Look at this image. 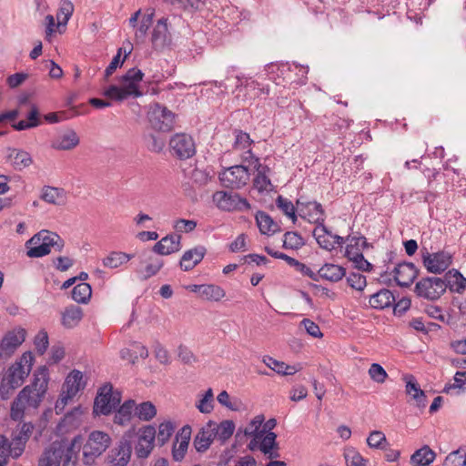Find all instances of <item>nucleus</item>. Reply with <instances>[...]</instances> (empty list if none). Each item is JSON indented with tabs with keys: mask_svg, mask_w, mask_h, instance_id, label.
<instances>
[{
	"mask_svg": "<svg viewBox=\"0 0 466 466\" xmlns=\"http://www.w3.org/2000/svg\"><path fill=\"white\" fill-rule=\"evenodd\" d=\"M82 438L77 435L73 438L71 443L66 445L63 441H54L46 448L38 460V466H76V446H79Z\"/></svg>",
	"mask_w": 466,
	"mask_h": 466,
	"instance_id": "nucleus-2",
	"label": "nucleus"
},
{
	"mask_svg": "<svg viewBox=\"0 0 466 466\" xmlns=\"http://www.w3.org/2000/svg\"><path fill=\"white\" fill-rule=\"evenodd\" d=\"M442 466H466V452L461 449L451 451L444 460Z\"/></svg>",
	"mask_w": 466,
	"mask_h": 466,
	"instance_id": "nucleus-52",
	"label": "nucleus"
},
{
	"mask_svg": "<svg viewBox=\"0 0 466 466\" xmlns=\"http://www.w3.org/2000/svg\"><path fill=\"white\" fill-rule=\"evenodd\" d=\"M131 458V445L127 441H120L106 457L109 466H127Z\"/></svg>",
	"mask_w": 466,
	"mask_h": 466,
	"instance_id": "nucleus-23",
	"label": "nucleus"
},
{
	"mask_svg": "<svg viewBox=\"0 0 466 466\" xmlns=\"http://www.w3.org/2000/svg\"><path fill=\"white\" fill-rule=\"evenodd\" d=\"M154 13L145 15L141 21L139 26L137 28L135 32V35L137 39L143 40L146 37L148 28L152 25Z\"/></svg>",
	"mask_w": 466,
	"mask_h": 466,
	"instance_id": "nucleus-60",
	"label": "nucleus"
},
{
	"mask_svg": "<svg viewBox=\"0 0 466 466\" xmlns=\"http://www.w3.org/2000/svg\"><path fill=\"white\" fill-rule=\"evenodd\" d=\"M92 295V289L88 283H80L74 287L72 290V299L81 304H86Z\"/></svg>",
	"mask_w": 466,
	"mask_h": 466,
	"instance_id": "nucleus-46",
	"label": "nucleus"
},
{
	"mask_svg": "<svg viewBox=\"0 0 466 466\" xmlns=\"http://www.w3.org/2000/svg\"><path fill=\"white\" fill-rule=\"evenodd\" d=\"M446 279L447 287L450 286L451 289L461 292L466 289V279L458 270L449 271Z\"/></svg>",
	"mask_w": 466,
	"mask_h": 466,
	"instance_id": "nucleus-48",
	"label": "nucleus"
},
{
	"mask_svg": "<svg viewBox=\"0 0 466 466\" xmlns=\"http://www.w3.org/2000/svg\"><path fill=\"white\" fill-rule=\"evenodd\" d=\"M297 210L299 215L309 221V223L319 224L325 221V211L320 203L317 201H303L301 198L298 199Z\"/></svg>",
	"mask_w": 466,
	"mask_h": 466,
	"instance_id": "nucleus-17",
	"label": "nucleus"
},
{
	"mask_svg": "<svg viewBox=\"0 0 466 466\" xmlns=\"http://www.w3.org/2000/svg\"><path fill=\"white\" fill-rule=\"evenodd\" d=\"M34 430L31 422H24L13 431L12 436L26 444Z\"/></svg>",
	"mask_w": 466,
	"mask_h": 466,
	"instance_id": "nucleus-57",
	"label": "nucleus"
},
{
	"mask_svg": "<svg viewBox=\"0 0 466 466\" xmlns=\"http://www.w3.org/2000/svg\"><path fill=\"white\" fill-rule=\"evenodd\" d=\"M277 435L272 431L261 433L257 441H251L249 443V449L253 450L255 445L258 444L259 451L267 456V458L272 460L279 457L278 451L279 446L276 441Z\"/></svg>",
	"mask_w": 466,
	"mask_h": 466,
	"instance_id": "nucleus-20",
	"label": "nucleus"
},
{
	"mask_svg": "<svg viewBox=\"0 0 466 466\" xmlns=\"http://www.w3.org/2000/svg\"><path fill=\"white\" fill-rule=\"evenodd\" d=\"M347 281L351 288L357 290H363L367 285L366 277L360 273H350L347 278Z\"/></svg>",
	"mask_w": 466,
	"mask_h": 466,
	"instance_id": "nucleus-61",
	"label": "nucleus"
},
{
	"mask_svg": "<svg viewBox=\"0 0 466 466\" xmlns=\"http://www.w3.org/2000/svg\"><path fill=\"white\" fill-rule=\"evenodd\" d=\"M147 148L151 152L159 153L163 150L166 145L164 138L157 137L154 134H149L144 137Z\"/></svg>",
	"mask_w": 466,
	"mask_h": 466,
	"instance_id": "nucleus-53",
	"label": "nucleus"
},
{
	"mask_svg": "<svg viewBox=\"0 0 466 466\" xmlns=\"http://www.w3.org/2000/svg\"><path fill=\"white\" fill-rule=\"evenodd\" d=\"M7 447L9 449V452H11V457L16 459L23 454L25 443L12 436V440L10 441L7 440Z\"/></svg>",
	"mask_w": 466,
	"mask_h": 466,
	"instance_id": "nucleus-62",
	"label": "nucleus"
},
{
	"mask_svg": "<svg viewBox=\"0 0 466 466\" xmlns=\"http://www.w3.org/2000/svg\"><path fill=\"white\" fill-rule=\"evenodd\" d=\"M151 41L156 49H162L170 44L171 38L168 33L167 20L160 19L157 21L152 33Z\"/></svg>",
	"mask_w": 466,
	"mask_h": 466,
	"instance_id": "nucleus-30",
	"label": "nucleus"
},
{
	"mask_svg": "<svg viewBox=\"0 0 466 466\" xmlns=\"http://www.w3.org/2000/svg\"><path fill=\"white\" fill-rule=\"evenodd\" d=\"M80 137L74 129H66L57 134L52 140L50 147L57 151H71L78 147Z\"/></svg>",
	"mask_w": 466,
	"mask_h": 466,
	"instance_id": "nucleus-22",
	"label": "nucleus"
},
{
	"mask_svg": "<svg viewBox=\"0 0 466 466\" xmlns=\"http://www.w3.org/2000/svg\"><path fill=\"white\" fill-rule=\"evenodd\" d=\"M404 380L406 381V393L412 397L419 407L424 408L426 405V395L420 388L414 377L411 375L406 376Z\"/></svg>",
	"mask_w": 466,
	"mask_h": 466,
	"instance_id": "nucleus-38",
	"label": "nucleus"
},
{
	"mask_svg": "<svg viewBox=\"0 0 466 466\" xmlns=\"http://www.w3.org/2000/svg\"><path fill=\"white\" fill-rule=\"evenodd\" d=\"M180 239L179 235H167L154 245L153 251L161 256L177 252L181 248Z\"/></svg>",
	"mask_w": 466,
	"mask_h": 466,
	"instance_id": "nucleus-27",
	"label": "nucleus"
},
{
	"mask_svg": "<svg viewBox=\"0 0 466 466\" xmlns=\"http://www.w3.org/2000/svg\"><path fill=\"white\" fill-rule=\"evenodd\" d=\"M74 13V5L69 0H63L60 4L59 9L56 14L57 25L56 28L61 26L65 27L70 17Z\"/></svg>",
	"mask_w": 466,
	"mask_h": 466,
	"instance_id": "nucleus-45",
	"label": "nucleus"
},
{
	"mask_svg": "<svg viewBox=\"0 0 466 466\" xmlns=\"http://www.w3.org/2000/svg\"><path fill=\"white\" fill-rule=\"evenodd\" d=\"M368 445L372 449H385L387 439L385 434L380 431H373L367 438Z\"/></svg>",
	"mask_w": 466,
	"mask_h": 466,
	"instance_id": "nucleus-54",
	"label": "nucleus"
},
{
	"mask_svg": "<svg viewBox=\"0 0 466 466\" xmlns=\"http://www.w3.org/2000/svg\"><path fill=\"white\" fill-rule=\"evenodd\" d=\"M370 378L377 383L382 384L388 378V373L379 363H372L368 370Z\"/></svg>",
	"mask_w": 466,
	"mask_h": 466,
	"instance_id": "nucleus-58",
	"label": "nucleus"
},
{
	"mask_svg": "<svg viewBox=\"0 0 466 466\" xmlns=\"http://www.w3.org/2000/svg\"><path fill=\"white\" fill-rule=\"evenodd\" d=\"M214 393L211 388L208 389L203 397L197 403L201 413H210L213 410Z\"/></svg>",
	"mask_w": 466,
	"mask_h": 466,
	"instance_id": "nucleus-56",
	"label": "nucleus"
},
{
	"mask_svg": "<svg viewBox=\"0 0 466 466\" xmlns=\"http://www.w3.org/2000/svg\"><path fill=\"white\" fill-rule=\"evenodd\" d=\"M248 157H245V160H248L249 166L253 167L257 174L253 180L254 187L260 193L270 192L274 187L268 177L270 168L267 165L260 163L259 159L253 156L251 151H247Z\"/></svg>",
	"mask_w": 466,
	"mask_h": 466,
	"instance_id": "nucleus-12",
	"label": "nucleus"
},
{
	"mask_svg": "<svg viewBox=\"0 0 466 466\" xmlns=\"http://www.w3.org/2000/svg\"><path fill=\"white\" fill-rule=\"evenodd\" d=\"M34 364V356L31 351L24 352L18 360L12 364L4 376L0 392L5 386L15 390L21 386L29 375Z\"/></svg>",
	"mask_w": 466,
	"mask_h": 466,
	"instance_id": "nucleus-6",
	"label": "nucleus"
},
{
	"mask_svg": "<svg viewBox=\"0 0 466 466\" xmlns=\"http://www.w3.org/2000/svg\"><path fill=\"white\" fill-rule=\"evenodd\" d=\"M25 246L27 257L41 258L49 254L52 248L56 251H61L64 247V241L56 233L41 230L27 240Z\"/></svg>",
	"mask_w": 466,
	"mask_h": 466,
	"instance_id": "nucleus-4",
	"label": "nucleus"
},
{
	"mask_svg": "<svg viewBox=\"0 0 466 466\" xmlns=\"http://www.w3.org/2000/svg\"><path fill=\"white\" fill-rule=\"evenodd\" d=\"M213 424L212 430L215 438L221 442L228 441L235 431V423L229 420H223L220 423L213 421Z\"/></svg>",
	"mask_w": 466,
	"mask_h": 466,
	"instance_id": "nucleus-41",
	"label": "nucleus"
},
{
	"mask_svg": "<svg viewBox=\"0 0 466 466\" xmlns=\"http://www.w3.org/2000/svg\"><path fill=\"white\" fill-rule=\"evenodd\" d=\"M187 289L198 293L202 299L211 302H219L226 297L225 289L216 284L190 285Z\"/></svg>",
	"mask_w": 466,
	"mask_h": 466,
	"instance_id": "nucleus-24",
	"label": "nucleus"
},
{
	"mask_svg": "<svg viewBox=\"0 0 466 466\" xmlns=\"http://www.w3.org/2000/svg\"><path fill=\"white\" fill-rule=\"evenodd\" d=\"M6 161L15 170H23L33 164L31 154L22 148L8 147L6 149Z\"/></svg>",
	"mask_w": 466,
	"mask_h": 466,
	"instance_id": "nucleus-25",
	"label": "nucleus"
},
{
	"mask_svg": "<svg viewBox=\"0 0 466 466\" xmlns=\"http://www.w3.org/2000/svg\"><path fill=\"white\" fill-rule=\"evenodd\" d=\"M264 421L263 416H256L253 418L248 426L244 429L243 432L246 436L253 437L252 441H257V438L264 433V430H260Z\"/></svg>",
	"mask_w": 466,
	"mask_h": 466,
	"instance_id": "nucleus-50",
	"label": "nucleus"
},
{
	"mask_svg": "<svg viewBox=\"0 0 466 466\" xmlns=\"http://www.w3.org/2000/svg\"><path fill=\"white\" fill-rule=\"evenodd\" d=\"M82 413L80 408H75L72 411L66 413L58 425L59 430L70 431L78 428L82 422Z\"/></svg>",
	"mask_w": 466,
	"mask_h": 466,
	"instance_id": "nucleus-39",
	"label": "nucleus"
},
{
	"mask_svg": "<svg viewBox=\"0 0 466 466\" xmlns=\"http://www.w3.org/2000/svg\"><path fill=\"white\" fill-rule=\"evenodd\" d=\"M313 236L321 248L331 251L337 247H342L344 238L332 234L324 223L319 224L313 230Z\"/></svg>",
	"mask_w": 466,
	"mask_h": 466,
	"instance_id": "nucleus-21",
	"label": "nucleus"
},
{
	"mask_svg": "<svg viewBox=\"0 0 466 466\" xmlns=\"http://www.w3.org/2000/svg\"><path fill=\"white\" fill-rule=\"evenodd\" d=\"M347 466H365V460L354 449H348L344 452Z\"/></svg>",
	"mask_w": 466,
	"mask_h": 466,
	"instance_id": "nucleus-59",
	"label": "nucleus"
},
{
	"mask_svg": "<svg viewBox=\"0 0 466 466\" xmlns=\"http://www.w3.org/2000/svg\"><path fill=\"white\" fill-rule=\"evenodd\" d=\"M169 147L173 155L180 159L189 158L196 153L193 138L185 133L174 135L169 140Z\"/></svg>",
	"mask_w": 466,
	"mask_h": 466,
	"instance_id": "nucleus-16",
	"label": "nucleus"
},
{
	"mask_svg": "<svg viewBox=\"0 0 466 466\" xmlns=\"http://www.w3.org/2000/svg\"><path fill=\"white\" fill-rule=\"evenodd\" d=\"M394 279L400 287H409L418 275V270L414 264L403 262L399 263L393 268Z\"/></svg>",
	"mask_w": 466,
	"mask_h": 466,
	"instance_id": "nucleus-26",
	"label": "nucleus"
},
{
	"mask_svg": "<svg viewBox=\"0 0 466 466\" xmlns=\"http://www.w3.org/2000/svg\"><path fill=\"white\" fill-rule=\"evenodd\" d=\"M422 264L428 272L441 274L444 272L452 263V256L448 251H438L431 253L428 248L420 250Z\"/></svg>",
	"mask_w": 466,
	"mask_h": 466,
	"instance_id": "nucleus-10",
	"label": "nucleus"
},
{
	"mask_svg": "<svg viewBox=\"0 0 466 466\" xmlns=\"http://www.w3.org/2000/svg\"><path fill=\"white\" fill-rule=\"evenodd\" d=\"M49 382L48 369L42 366L36 370L29 385L24 387L11 404L10 417L21 420L28 409H37L47 391Z\"/></svg>",
	"mask_w": 466,
	"mask_h": 466,
	"instance_id": "nucleus-1",
	"label": "nucleus"
},
{
	"mask_svg": "<svg viewBox=\"0 0 466 466\" xmlns=\"http://www.w3.org/2000/svg\"><path fill=\"white\" fill-rule=\"evenodd\" d=\"M133 258L132 255L120 251H112L103 258V265L108 268H117L127 263Z\"/></svg>",
	"mask_w": 466,
	"mask_h": 466,
	"instance_id": "nucleus-42",
	"label": "nucleus"
},
{
	"mask_svg": "<svg viewBox=\"0 0 466 466\" xmlns=\"http://www.w3.org/2000/svg\"><path fill=\"white\" fill-rule=\"evenodd\" d=\"M121 401V395L114 391L111 385H104L98 390L94 401L93 412L96 415H108Z\"/></svg>",
	"mask_w": 466,
	"mask_h": 466,
	"instance_id": "nucleus-9",
	"label": "nucleus"
},
{
	"mask_svg": "<svg viewBox=\"0 0 466 466\" xmlns=\"http://www.w3.org/2000/svg\"><path fill=\"white\" fill-rule=\"evenodd\" d=\"M394 301L393 293L387 289H382L370 296L369 303L374 309H383L391 307Z\"/></svg>",
	"mask_w": 466,
	"mask_h": 466,
	"instance_id": "nucleus-37",
	"label": "nucleus"
},
{
	"mask_svg": "<svg viewBox=\"0 0 466 466\" xmlns=\"http://www.w3.org/2000/svg\"><path fill=\"white\" fill-rule=\"evenodd\" d=\"M256 221L259 231L262 234L272 235L279 231V226L265 212H258L256 215Z\"/></svg>",
	"mask_w": 466,
	"mask_h": 466,
	"instance_id": "nucleus-40",
	"label": "nucleus"
},
{
	"mask_svg": "<svg viewBox=\"0 0 466 466\" xmlns=\"http://www.w3.org/2000/svg\"><path fill=\"white\" fill-rule=\"evenodd\" d=\"M436 452L428 445H424L418 449L410 456L411 466H429L436 459Z\"/></svg>",
	"mask_w": 466,
	"mask_h": 466,
	"instance_id": "nucleus-33",
	"label": "nucleus"
},
{
	"mask_svg": "<svg viewBox=\"0 0 466 466\" xmlns=\"http://www.w3.org/2000/svg\"><path fill=\"white\" fill-rule=\"evenodd\" d=\"M263 362L267 367L281 376L294 375L302 369V366L299 363L296 365H288L284 361L277 360L269 356H265L263 358Z\"/></svg>",
	"mask_w": 466,
	"mask_h": 466,
	"instance_id": "nucleus-32",
	"label": "nucleus"
},
{
	"mask_svg": "<svg viewBox=\"0 0 466 466\" xmlns=\"http://www.w3.org/2000/svg\"><path fill=\"white\" fill-rule=\"evenodd\" d=\"M175 431V425L170 420L163 421L158 426L156 438L160 445L166 444Z\"/></svg>",
	"mask_w": 466,
	"mask_h": 466,
	"instance_id": "nucleus-49",
	"label": "nucleus"
},
{
	"mask_svg": "<svg viewBox=\"0 0 466 466\" xmlns=\"http://www.w3.org/2000/svg\"><path fill=\"white\" fill-rule=\"evenodd\" d=\"M135 415V400H126L116 411L114 416V423L120 426H127L130 423Z\"/></svg>",
	"mask_w": 466,
	"mask_h": 466,
	"instance_id": "nucleus-35",
	"label": "nucleus"
},
{
	"mask_svg": "<svg viewBox=\"0 0 466 466\" xmlns=\"http://www.w3.org/2000/svg\"><path fill=\"white\" fill-rule=\"evenodd\" d=\"M112 444L111 436L103 431H92L82 447V461L86 466H92Z\"/></svg>",
	"mask_w": 466,
	"mask_h": 466,
	"instance_id": "nucleus-5",
	"label": "nucleus"
},
{
	"mask_svg": "<svg viewBox=\"0 0 466 466\" xmlns=\"http://www.w3.org/2000/svg\"><path fill=\"white\" fill-rule=\"evenodd\" d=\"M35 350L39 354H44L48 347V336L46 331H40L35 338Z\"/></svg>",
	"mask_w": 466,
	"mask_h": 466,
	"instance_id": "nucleus-63",
	"label": "nucleus"
},
{
	"mask_svg": "<svg viewBox=\"0 0 466 466\" xmlns=\"http://www.w3.org/2000/svg\"><path fill=\"white\" fill-rule=\"evenodd\" d=\"M86 383L83 380V373L77 370H72L66 378L62 390L55 405L56 414L64 411L66 406L76 394L84 390Z\"/></svg>",
	"mask_w": 466,
	"mask_h": 466,
	"instance_id": "nucleus-8",
	"label": "nucleus"
},
{
	"mask_svg": "<svg viewBox=\"0 0 466 466\" xmlns=\"http://www.w3.org/2000/svg\"><path fill=\"white\" fill-rule=\"evenodd\" d=\"M446 281L442 279L428 277L417 282L415 286V292L419 297L435 300L446 291Z\"/></svg>",
	"mask_w": 466,
	"mask_h": 466,
	"instance_id": "nucleus-13",
	"label": "nucleus"
},
{
	"mask_svg": "<svg viewBox=\"0 0 466 466\" xmlns=\"http://www.w3.org/2000/svg\"><path fill=\"white\" fill-rule=\"evenodd\" d=\"M212 200L217 208L224 211L248 210L250 208V205L246 198L227 191L215 192Z\"/></svg>",
	"mask_w": 466,
	"mask_h": 466,
	"instance_id": "nucleus-14",
	"label": "nucleus"
},
{
	"mask_svg": "<svg viewBox=\"0 0 466 466\" xmlns=\"http://www.w3.org/2000/svg\"><path fill=\"white\" fill-rule=\"evenodd\" d=\"M276 205L293 223L297 221V208L294 207L290 200L282 196H279L276 199Z\"/></svg>",
	"mask_w": 466,
	"mask_h": 466,
	"instance_id": "nucleus-51",
	"label": "nucleus"
},
{
	"mask_svg": "<svg viewBox=\"0 0 466 466\" xmlns=\"http://www.w3.org/2000/svg\"><path fill=\"white\" fill-rule=\"evenodd\" d=\"M83 318V309L75 305L68 306L62 312L61 322L66 329L76 327Z\"/></svg>",
	"mask_w": 466,
	"mask_h": 466,
	"instance_id": "nucleus-36",
	"label": "nucleus"
},
{
	"mask_svg": "<svg viewBox=\"0 0 466 466\" xmlns=\"http://www.w3.org/2000/svg\"><path fill=\"white\" fill-rule=\"evenodd\" d=\"M141 266L145 265L144 268H137V272L140 274L141 278L147 279L155 276L163 267L164 262L162 259L152 256L151 254H142L140 256Z\"/></svg>",
	"mask_w": 466,
	"mask_h": 466,
	"instance_id": "nucleus-28",
	"label": "nucleus"
},
{
	"mask_svg": "<svg viewBox=\"0 0 466 466\" xmlns=\"http://www.w3.org/2000/svg\"><path fill=\"white\" fill-rule=\"evenodd\" d=\"M143 76L144 74L140 69L131 68L121 77L119 86L111 85L105 89L103 94L116 101H123L129 96H141L142 92L139 87Z\"/></svg>",
	"mask_w": 466,
	"mask_h": 466,
	"instance_id": "nucleus-3",
	"label": "nucleus"
},
{
	"mask_svg": "<svg viewBox=\"0 0 466 466\" xmlns=\"http://www.w3.org/2000/svg\"><path fill=\"white\" fill-rule=\"evenodd\" d=\"M41 198L53 205H63L66 201L64 190L54 187H45L42 191Z\"/></svg>",
	"mask_w": 466,
	"mask_h": 466,
	"instance_id": "nucleus-43",
	"label": "nucleus"
},
{
	"mask_svg": "<svg viewBox=\"0 0 466 466\" xmlns=\"http://www.w3.org/2000/svg\"><path fill=\"white\" fill-rule=\"evenodd\" d=\"M157 415V408L151 401L135 402V416L140 420L149 421Z\"/></svg>",
	"mask_w": 466,
	"mask_h": 466,
	"instance_id": "nucleus-44",
	"label": "nucleus"
},
{
	"mask_svg": "<svg viewBox=\"0 0 466 466\" xmlns=\"http://www.w3.org/2000/svg\"><path fill=\"white\" fill-rule=\"evenodd\" d=\"M40 125L39 112L35 106H33L27 115V119L21 120L13 125L15 130L21 131L32 127H35Z\"/></svg>",
	"mask_w": 466,
	"mask_h": 466,
	"instance_id": "nucleus-47",
	"label": "nucleus"
},
{
	"mask_svg": "<svg viewBox=\"0 0 466 466\" xmlns=\"http://www.w3.org/2000/svg\"><path fill=\"white\" fill-rule=\"evenodd\" d=\"M213 426V421L209 420L196 435L194 446L198 452L206 451L216 439L212 430Z\"/></svg>",
	"mask_w": 466,
	"mask_h": 466,
	"instance_id": "nucleus-29",
	"label": "nucleus"
},
{
	"mask_svg": "<svg viewBox=\"0 0 466 466\" xmlns=\"http://www.w3.org/2000/svg\"><path fill=\"white\" fill-rule=\"evenodd\" d=\"M157 431L154 426L147 425L140 429L137 443L135 447L136 454L140 459L149 456L155 447Z\"/></svg>",
	"mask_w": 466,
	"mask_h": 466,
	"instance_id": "nucleus-19",
	"label": "nucleus"
},
{
	"mask_svg": "<svg viewBox=\"0 0 466 466\" xmlns=\"http://www.w3.org/2000/svg\"><path fill=\"white\" fill-rule=\"evenodd\" d=\"M248 169L242 165H236L226 168L219 174L221 183L230 188H241L249 181Z\"/></svg>",
	"mask_w": 466,
	"mask_h": 466,
	"instance_id": "nucleus-15",
	"label": "nucleus"
},
{
	"mask_svg": "<svg viewBox=\"0 0 466 466\" xmlns=\"http://www.w3.org/2000/svg\"><path fill=\"white\" fill-rule=\"evenodd\" d=\"M25 330L16 329L5 334L0 342V360L9 359L17 348L25 341Z\"/></svg>",
	"mask_w": 466,
	"mask_h": 466,
	"instance_id": "nucleus-18",
	"label": "nucleus"
},
{
	"mask_svg": "<svg viewBox=\"0 0 466 466\" xmlns=\"http://www.w3.org/2000/svg\"><path fill=\"white\" fill-rule=\"evenodd\" d=\"M304 245L302 237L297 232H286L284 234L283 247L285 248L297 249Z\"/></svg>",
	"mask_w": 466,
	"mask_h": 466,
	"instance_id": "nucleus-55",
	"label": "nucleus"
},
{
	"mask_svg": "<svg viewBox=\"0 0 466 466\" xmlns=\"http://www.w3.org/2000/svg\"><path fill=\"white\" fill-rule=\"evenodd\" d=\"M251 145V139L248 133L238 131L236 134V139L234 143V147L236 149H246L248 148Z\"/></svg>",
	"mask_w": 466,
	"mask_h": 466,
	"instance_id": "nucleus-64",
	"label": "nucleus"
},
{
	"mask_svg": "<svg viewBox=\"0 0 466 466\" xmlns=\"http://www.w3.org/2000/svg\"><path fill=\"white\" fill-rule=\"evenodd\" d=\"M345 274L346 270L343 267L327 263L318 270V280L322 279L330 282H337L342 279Z\"/></svg>",
	"mask_w": 466,
	"mask_h": 466,
	"instance_id": "nucleus-34",
	"label": "nucleus"
},
{
	"mask_svg": "<svg viewBox=\"0 0 466 466\" xmlns=\"http://www.w3.org/2000/svg\"><path fill=\"white\" fill-rule=\"evenodd\" d=\"M345 257L351 261L355 268L364 272H370L373 268L371 263L364 258L363 250L370 247L363 236H348L344 238Z\"/></svg>",
	"mask_w": 466,
	"mask_h": 466,
	"instance_id": "nucleus-7",
	"label": "nucleus"
},
{
	"mask_svg": "<svg viewBox=\"0 0 466 466\" xmlns=\"http://www.w3.org/2000/svg\"><path fill=\"white\" fill-rule=\"evenodd\" d=\"M205 254L206 248L202 246L187 250L180 259L181 268L185 271L191 270L203 259Z\"/></svg>",
	"mask_w": 466,
	"mask_h": 466,
	"instance_id": "nucleus-31",
	"label": "nucleus"
},
{
	"mask_svg": "<svg viewBox=\"0 0 466 466\" xmlns=\"http://www.w3.org/2000/svg\"><path fill=\"white\" fill-rule=\"evenodd\" d=\"M147 117L152 128L161 132L170 131L175 124L174 113L157 103L150 106Z\"/></svg>",
	"mask_w": 466,
	"mask_h": 466,
	"instance_id": "nucleus-11",
	"label": "nucleus"
}]
</instances>
